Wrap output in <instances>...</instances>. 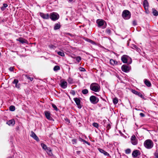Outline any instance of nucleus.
Returning <instances> with one entry per match:
<instances>
[{
  "label": "nucleus",
  "instance_id": "f257e3e1",
  "mask_svg": "<svg viewBox=\"0 0 158 158\" xmlns=\"http://www.w3.org/2000/svg\"><path fill=\"white\" fill-rule=\"evenodd\" d=\"M144 145L147 148H151L153 146V143L151 140L147 139L144 142Z\"/></svg>",
  "mask_w": 158,
  "mask_h": 158
},
{
  "label": "nucleus",
  "instance_id": "f03ea898",
  "mask_svg": "<svg viewBox=\"0 0 158 158\" xmlns=\"http://www.w3.org/2000/svg\"><path fill=\"white\" fill-rule=\"evenodd\" d=\"M91 89L95 92H97L99 90L100 87L97 83H93L91 84L90 86Z\"/></svg>",
  "mask_w": 158,
  "mask_h": 158
},
{
  "label": "nucleus",
  "instance_id": "7ed1b4c3",
  "mask_svg": "<svg viewBox=\"0 0 158 158\" xmlns=\"http://www.w3.org/2000/svg\"><path fill=\"white\" fill-rule=\"evenodd\" d=\"M122 16L124 19H129L131 17L130 12L128 10H124L123 12Z\"/></svg>",
  "mask_w": 158,
  "mask_h": 158
},
{
  "label": "nucleus",
  "instance_id": "20e7f679",
  "mask_svg": "<svg viewBox=\"0 0 158 158\" xmlns=\"http://www.w3.org/2000/svg\"><path fill=\"white\" fill-rule=\"evenodd\" d=\"M59 15L56 13H52L50 15V18L53 20H56L58 19Z\"/></svg>",
  "mask_w": 158,
  "mask_h": 158
},
{
  "label": "nucleus",
  "instance_id": "39448f33",
  "mask_svg": "<svg viewBox=\"0 0 158 158\" xmlns=\"http://www.w3.org/2000/svg\"><path fill=\"white\" fill-rule=\"evenodd\" d=\"M96 23L98 25V27H100L104 25L106 26V24L105 22L102 19H98L96 21Z\"/></svg>",
  "mask_w": 158,
  "mask_h": 158
},
{
  "label": "nucleus",
  "instance_id": "423d86ee",
  "mask_svg": "<svg viewBox=\"0 0 158 158\" xmlns=\"http://www.w3.org/2000/svg\"><path fill=\"white\" fill-rule=\"evenodd\" d=\"M90 100L93 104L96 103L98 101V99L94 96H91L90 98Z\"/></svg>",
  "mask_w": 158,
  "mask_h": 158
},
{
  "label": "nucleus",
  "instance_id": "0eeeda50",
  "mask_svg": "<svg viewBox=\"0 0 158 158\" xmlns=\"http://www.w3.org/2000/svg\"><path fill=\"white\" fill-rule=\"evenodd\" d=\"M131 141L133 145H135L137 143V139L135 135H133L131 137Z\"/></svg>",
  "mask_w": 158,
  "mask_h": 158
},
{
  "label": "nucleus",
  "instance_id": "6e6552de",
  "mask_svg": "<svg viewBox=\"0 0 158 158\" xmlns=\"http://www.w3.org/2000/svg\"><path fill=\"white\" fill-rule=\"evenodd\" d=\"M74 99L76 104L77 105L78 108H81V106L80 104V100L77 98H74Z\"/></svg>",
  "mask_w": 158,
  "mask_h": 158
},
{
  "label": "nucleus",
  "instance_id": "1a4fd4ad",
  "mask_svg": "<svg viewBox=\"0 0 158 158\" xmlns=\"http://www.w3.org/2000/svg\"><path fill=\"white\" fill-rule=\"evenodd\" d=\"M60 85L63 88L65 89L67 87V83L66 81H61Z\"/></svg>",
  "mask_w": 158,
  "mask_h": 158
},
{
  "label": "nucleus",
  "instance_id": "9d476101",
  "mask_svg": "<svg viewBox=\"0 0 158 158\" xmlns=\"http://www.w3.org/2000/svg\"><path fill=\"white\" fill-rule=\"evenodd\" d=\"M121 68L122 71L125 72H127L129 70V68L126 65H123Z\"/></svg>",
  "mask_w": 158,
  "mask_h": 158
},
{
  "label": "nucleus",
  "instance_id": "9b49d317",
  "mask_svg": "<svg viewBox=\"0 0 158 158\" xmlns=\"http://www.w3.org/2000/svg\"><path fill=\"white\" fill-rule=\"evenodd\" d=\"M31 136L37 141H39V139L35 133L33 131H31Z\"/></svg>",
  "mask_w": 158,
  "mask_h": 158
},
{
  "label": "nucleus",
  "instance_id": "f8f14e48",
  "mask_svg": "<svg viewBox=\"0 0 158 158\" xmlns=\"http://www.w3.org/2000/svg\"><path fill=\"white\" fill-rule=\"evenodd\" d=\"M131 91H132V92L133 94H136V95H138L140 97L142 98H144V97L140 93L136 91L135 90H133V89H132Z\"/></svg>",
  "mask_w": 158,
  "mask_h": 158
},
{
  "label": "nucleus",
  "instance_id": "ddd939ff",
  "mask_svg": "<svg viewBox=\"0 0 158 158\" xmlns=\"http://www.w3.org/2000/svg\"><path fill=\"white\" fill-rule=\"evenodd\" d=\"M44 113L46 118L50 120H52V118L51 117L50 114L48 112L45 111L44 112Z\"/></svg>",
  "mask_w": 158,
  "mask_h": 158
},
{
  "label": "nucleus",
  "instance_id": "4468645a",
  "mask_svg": "<svg viewBox=\"0 0 158 158\" xmlns=\"http://www.w3.org/2000/svg\"><path fill=\"white\" fill-rule=\"evenodd\" d=\"M128 56L126 55L123 56L121 58L122 61L124 63H126L127 62V60H128Z\"/></svg>",
  "mask_w": 158,
  "mask_h": 158
},
{
  "label": "nucleus",
  "instance_id": "2eb2a0df",
  "mask_svg": "<svg viewBox=\"0 0 158 158\" xmlns=\"http://www.w3.org/2000/svg\"><path fill=\"white\" fill-rule=\"evenodd\" d=\"M143 5L145 10H148V3L147 0H144V1Z\"/></svg>",
  "mask_w": 158,
  "mask_h": 158
},
{
  "label": "nucleus",
  "instance_id": "dca6fc26",
  "mask_svg": "<svg viewBox=\"0 0 158 158\" xmlns=\"http://www.w3.org/2000/svg\"><path fill=\"white\" fill-rule=\"evenodd\" d=\"M40 16L44 19H48L49 18L48 14H44L43 13H40Z\"/></svg>",
  "mask_w": 158,
  "mask_h": 158
},
{
  "label": "nucleus",
  "instance_id": "f3484780",
  "mask_svg": "<svg viewBox=\"0 0 158 158\" xmlns=\"http://www.w3.org/2000/svg\"><path fill=\"white\" fill-rule=\"evenodd\" d=\"M139 153V151L136 150L133 152L132 153V155L134 157H136L138 156Z\"/></svg>",
  "mask_w": 158,
  "mask_h": 158
},
{
  "label": "nucleus",
  "instance_id": "a211bd4d",
  "mask_svg": "<svg viewBox=\"0 0 158 158\" xmlns=\"http://www.w3.org/2000/svg\"><path fill=\"white\" fill-rule=\"evenodd\" d=\"M7 123L9 125H13L15 124V122L13 120L11 119L8 121Z\"/></svg>",
  "mask_w": 158,
  "mask_h": 158
},
{
  "label": "nucleus",
  "instance_id": "6ab92c4d",
  "mask_svg": "<svg viewBox=\"0 0 158 158\" xmlns=\"http://www.w3.org/2000/svg\"><path fill=\"white\" fill-rule=\"evenodd\" d=\"M46 151L49 156H52V150L50 148H49Z\"/></svg>",
  "mask_w": 158,
  "mask_h": 158
},
{
  "label": "nucleus",
  "instance_id": "aec40b11",
  "mask_svg": "<svg viewBox=\"0 0 158 158\" xmlns=\"http://www.w3.org/2000/svg\"><path fill=\"white\" fill-rule=\"evenodd\" d=\"M110 64L114 65H116L117 62L115 60L111 59L110 60Z\"/></svg>",
  "mask_w": 158,
  "mask_h": 158
},
{
  "label": "nucleus",
  "instance_id": "412c9836",
  "mask_svg": "<svg viewBox=\"0 0 158 158\" xmlns=\"http://www.w3.org/2000/svg\"><path fill=\"white\" fill-rule=\"evenodd\" d=\"M144 83L148 87H150L151 85L150 82L146 79L145 80Z\"/></svg>",
  "mask_w": 158,
  "mask_h": 158
},
{
  "label": "nucleus",
  "instance_id": "4be33fe9",
  "mask_svg": "<svg viewBox=\"0 0 158 158\" xmlns=\"http://www.w3.org/2000/svg\"><path fill=\"white\" fill-rule=\"evenodd\" d=\"M152 11L153 15L156 16L158 15V12L155 9L153 8L152 9Z\"/></svg>",
  "mask_w": 158,
  "mask_h": 158
},
{
  "label": "nucleus",
  "instance_id": "5701e85b",
  "mask_svg": "<svg viewBox=\"0 0 158 158\" xmlns=\"http://www.w3.org/2000/svg\"><path fill=\"white\" fill-rule=\"evenodd\" d=\"M41 146L42 147V148L44 149L45 151H46L48 148H48L46 145H45L44 143H41Z\"/></svg>",
  "mask_w": 158,
  "mask_h": 158
},
{
  "label": "nucleus",
  "instance_id": "b1692460",
  "mask_svg": "<svg viewBox=\"0 0 158 158\" xmlns=\"http://www.w3.org/2000/svg\"><path fill=\"white\" fill-rule=\"evenodd\" d=\"M60 27V24L59 23H56L55 24L54 27V29L55 30L59 29Z\"/></svg>",
  "mask_w": 158,
  "mask_h": 158
},
{
  "label": "nucleus",
  "instance_id": "393cba45",
  "mask_svg": "<svg viewBox=\"0 0 158 158\" xmlns=\"http://www.w3.org/2000/svg\"><path fill=\"white\" fill-rule=\"evenodd\" d=\"M98 150L101 153H103L105 155H108V153L104 151L103 150L100 148H99Z\"/></svg>",
  "mask_w": 158,
  "mask_h": 158
},
{
  "label": "nucleus",
  "instance_id": "a878e982",
  "mask_svg": "<svg viewBox=\"0 0 158 158\" xmlns=\"http://www.w3.org/2000/svg\"><path fill=\"white\" fill-rule=\"evenodd\" d=\"M57 53L58 55L62 56H64V54L62 51L58 52Z\"/></svg>",
  "mask_w": 158,
  "mask_h": 158
},
{
  "label": "nucleus",
  "instance_id": "bb28decb",
  "mask_svg": "<svg viewBox=\"0 0 158 158\" xmlns=\"http://www.w3.org/2000/svg\"><path fill=\"white\" fill-rule=\"evenodd\" d=\"M19 41L22 43H26V40L22 38L19 39Z\"/></svg>",
  "mask_w": 158,
  "mask_h": 158
},
{
  "label": "nucleus",
  "instance_id": "cd10ccee",
  "mask_svg": "<svg viewBox=\"0 0 158 158\" xmlns=\"http://www.w3.org/2000/svg\"><path fill=\"white\" fill-rule=\"evenodd\" d=\"M60 69V67L57 65L55 66L53 68V70L54 71H57L58 70H59Z\"/></svg>",
  "mask_w": 158,
  "mask_h": 158
},
{
  "label": "nucleus",
  "instance_id": "c85d7f7f",
  "mask_svg": "<svg viewBox=\"0 0 158 158\" xmlns=\"http://www.w3.org/2000/svg\"><path fill=\"white\" fill-rule=\"evenodd\" d=\"M9 109L11 111H14L15 110V106H11L10 107Z\"/></svg>",
  "mask_w": 158,
  "mask_h": 158
},
{
  "label": "nucleus",
  "instance_id": "c756f323",
  "mask_svg": "<svg viewBox=\"0 0 158 158\" xmlns=\"http://www.w3.org/2000/svg\"><path fill=\"white\" fill-rule=\"evenodd\" d=\"M113 101L114 104H116L118 103V101L117 98H115L113 99Z\"/></svg>",
  "mask_w": 158,
  "mask_h": 158
},
{
  "label": "nucleus",
  "instance_id": "7c9ffc66",
  "mask_svg": "<svg viewBox=\"0 0 158 158\" xmlns=\"http://www.w3.org/2000/svg\"><path fill=\"white\" fill-rule=\"evenodd\" d=\"M88 90L87 89H85L82 90V92L83 94H86L88 93Z\"/></svg>",
  "mask_w": 158,
  "mask_h": 158
},
{
  "label": "nucleus",
  "instance_id": "2f4dec72",
  "mask_svg": "<svg viewBox=\"0 0 158 158\" xmlns=\"http://www.w3.org/2000/svg\"><path fill=\"white\" fill-rule=\"evenodd\" d=\"M53 108L56 111L58 110V108L54 104H52V105Z\"/></svg>",
  "mask_w": 158,
  "mask_h": 158
},
{
  "label": "nucleus",
  "instance_id": "473e14b6",
  "mask_svg": "<svg viewBox=\"0 0 158 158\" xmlns=\"http://www.w3.org/2000/svg\"><path fill=\"white\" fill-rule=\"evenodd\" d=\"M87 41H88L89 42H90V43H91V44H96L92 40H90L88 39L87 40Z\"/></svg>",
  "mask_w": 158,
  "mask_h": 158
},
{
  "label": "nucleus",
  "instance_id": "72a5a7b5",
  "mask_svg": "<svg viewBox=\"0 0 158 158\" xmlns=\"http://www.w3.org/2000/svg\"><path fill=\"white\" fill-rule=\"evenodd\" d=\"M81 60V58L80 56H77L76 58V60L77 62H80Z\"/></svg>",
  "mask_w": 158,
  "mask_h": 158
},
{
  "label": "nucleus",
  "instance_id": "f704fd0d",
  "mask_svg": "<svg viewBox=\"0 0 158 158\" xmlns=\"http://www.w3.org/2000/svg\"><path fill=\"white\" fill-rule=\"evenodd\" d=\"M93 125L95 127H96V128H98V124L97 123H94L93 124Z\"/></svg>",
  "mask_w": 158,
  "mask_h": 158
},
{
  "label": "nucleus",
  "instance_id": "c9c22d12",
  "mask_svg": "<svg viewBox=\"0 0 158 158\" xmlns=\"http://www.w3.org/2000/svg\"><path fill=\"white\" fill-rule=\"evenodd\" d=\"M18 81H18V80L15 79L14 80V81L13 82V83L14 84H15V85H17L18 84Z\"/></svg>",
  "mask_w": 158,
  "mask_h": 158
},
{
  "label": "nucleus",
  "instance_id": "e433bc0d",
  "mask_svg": "<svg viewBox=\"0 0 158 158\" xmlns=\"http://www.w3.org/2000/svg\"><path fill=\"white\" fill-rule=\"evenodd\" d=\"M68 82L69 83H72L73 82V80L71 78H69L68 79Z\"/></svg>",
  "mask_w": 158,
  "mask_h": 158
},
{
  "label": "nucleus",
  "instance_id": "4c0bfd02",
  "mask_svg": "<svg viewBox=\"0 0 158 158\" xmlns=\"http://www.w3.org/2000/svg\"><path fill=\"white\" fill-rule=\"evenodd\" d=\"M79 139L80 141L84 142H85V143H88V142L87 141H86L85 140L82 139L81 138H80Z\"/></svg>",
  "mask_w": 158,
  "mask_h": 158
},
{
  "label": "nucleus",
  "instance_id": "58836bf2",
  "mask_svg": "<svg viewBox=\"0 0 158 158\" xmlns=\"http://www.w3.org/2000/svg\"><path fill=\"white\" fill-rule=\"evenodd\" d=\"M131 152V150L130 149H127L126 150L125 152L126 154H129Z\"/></svg>",
  "mask_w": 158,
  "mask_h": 158
},
{
  "label": "nucleus",
  "instance_id": "ea45409f",
  "mask_svg": "<svg viewBox=\"0 0 158 158\" xmlns=\"http://www.w3.org/2000/svg\"><path fill=\"white\" fill-rule=\"evenodd\" d=\"M49 47L51 48H54L55 47V46L52 44H51L49 45Z\"/></svg>",
  "mask_w": 158,
  "mask_h": 158
},
{
  "label": "nucleus",
  "instance_id": "a19ab883",
  "mask_svg": "<svg viewBox=\"0 0 158 158\" xmlns=\"http://www.w3.org/2000/svg\"><path fill=\"white\" fill-rule=\"evenodd\" d=\"M73 143V144H75L77 143V140L76 139H73L72 140Z\"/></svg>",
  "mask_w": 158,
  "mask_h": 158
},
{
  "label": "nucleus",
  "instance_id": "79ce46f5",
  "mask_svg": "<svg viewBox=\"0 0 158 158\" xmlns=\"http://www.w3.org/2000/svg\"><path fill=\"white\" fill-rule=\"evenodd\" d=\"M80 70L81 71H85V69L82 68H80Z\"/></svg>",
  "mask_w": 158,
  "mask_h": 158
},
{
  "label": "nucleus",
  "instance_id": "37998d69",
  "mask_svg": "<svg viewBox=\"0 0 158 158\" xmlns=\"http://www.w3.org/2000/svg\"><path fill=\"white\" fill-rule=\"evenodd\" d=\"M64 119L65 121H66L67 122H68L69 123H70V120L66 118H65Z\"/></svg>",
  "mask_w": 158,
  "mask_h": 158
},
{
  "label": "nucleus",
  "instance_id": "c03bdc74",
  "mask_svg": "<svg viewBox=\"0 0 158 158\" xmlns=\"http://www.w3.org/2000/svg\"><path fill=\"white\" fill-rule=\"evenodd\" d=\"M8 5L6 3H4L3 4V7L5 8Z\"/></svg>",
  "mask_w": 158,
  "mask_h": 158
},
{
  "label": "nucleus",
  "instance_id": "a18cd8bd",
  "mask_svg": "<svg viewBox=\"0 0 158 158\" xmlns=\"http://www.w3.org/2000/svg\"><path fill=\"white\" fill-rule=\"evenodd\" d=\"M133 24L134 25H136L137 24L136 22L134 20L133 21Z\"/></svg>",
  "mask_w": 158,
  "mask_h": 158
},
{
  "label": "nucleus",
  "instance_id": "49530a36",
  "mask_svg": "<svg viewBox=\"0 0 158 158\" xmlns=\"http://www.w3.org/2000/svg\"><path fill=\"white\" fill-rule=\"evenodd\" d=\"M155 155L156 158H158V152H156L155 153Z\"/></svg>",
  "mask_w": 158,
  "mask_h": 158
},
{
  "label": "nucleus",
  "instance_id": "de8ad7c7",
  "mask_svg": "<svg viewBox=\"0 0 158 158\" xmlns=\"http://www.w3.org/2000/svg\"><path fill=\"white\" fill-rule=\"evenodd\" d=\"M14 68L13 67H10L9 69V70L11 71H12L13 70Z\"/></svg>",
  "mask_w": 158,
  "mask_h": 158
},
{
  "label": "nucleus",
  "instance_id": "09e8293b",
  "mask_svg": "<svg viewBox=\"0 0 158 158\" xmlns=\"http://www.w3.org/2000/svg\"><path fill=\"white\" fill-rule=\"evenodd\" d=\"M27 78L28 79H30L31 81H32L33 80V78H31L29 77H27Z\"/></svg>",
  "mask_w": 158,
  "mask_h": 158
},
{
  "label": "nucleus",
  "instance_id": "8fccbe9b",
  "mask_svg": "<svg viewBox=\"0 0 158 158\" xmlns=\"http://www.w3.org/2000/svg\"><path fill=\"white\" fill-rule=\"evenodd\" d=\"M140 115L141 117H143L145 116L144 114L143 113H140Z\"/></svg>",
  "mask_w": 158,
  "mask_h": 158
},
{
  "label": "nucleus",
  "instance_id": "3c124183",
  "mask_svg": "<svg viewBox=\"0 0 158 158\" xmlns=\"http://www.w3.org/2000/svg\"><path fill=\"white\" fill-rule=\"evenodd\" d=\"M15 87L18 88H19L20 87V86L19 85H17H17H15Z\"/></svg>",
  "mask_w": 158,
  "mask_h": 158
},
{
  "label": "nucleus",
  "instance_id": "603ef678",
  "mask_svg": "<svg viewBox=\"0 0 158 158\" xmlns=\"http://www.w3.org/2000/svg\"><path fill=\"white\" fill-rule=\"evenodd\" d=\"M5 8H4L3 6L1 7V9L2 10H5Z\"/></svg>",
  "mask_w": 158,
  "mask_h": 158
},
{
  "label": "nucleus",
  "instance_id": "864d4df0",
  "mask_svg": "<svg viewBox=\"0 0 158 158\" xmlns=\"http://www.w3.org/2000/svg\"><path fill=\"white\" fill-rule=\"evenodd\" d=\"M133 47L136 49H137V46L135 45H134Z\"/></svg>",
  "mask_w": 158,
  "mask_h": 158
},
{
  "label": "nucleus",
  "instance_id": "5fc2aeb1",
  "mask_svg": "<svg viewBox=\"0 0 158 158\" xmlns=\"http://www.w3.org/2000/svg\"><path fill=\"white\" fill-rule=\"evenodd\" d=\"M72 94H73V95H74V94H75V92H74V91H73V92H72Z\"/></svg>",
  "mask_w": 158,
  "mask_h": 158
},
{
  "label": "nucleus",
  "instance_id": "6e6d98bb",
  "mask_svg": "<svg viewBox=\"0 0 158 158\" xmlns=\"http://www.w3.org/2000/svg\"><path fill=\"white\" fill-rule=\"evenodd\" d=\"M69 1L71 2L73 1V0H69Z\"/></svg>",
  "mask_w": 158,
  "mask_h": 158
}]
</instances>
